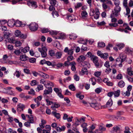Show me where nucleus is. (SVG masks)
I'll return each instance as SVG.
<instances>
[{"instance_id": "1", "label": "nucleus", "mask_w": 133, "mask_h": 133, "mask_svg": "<svg viewBox=\"0 0 133 133\" xmlns=\"http://www.w3.org/2000/svg\"><path fill=\"white\" fill-rule=\"evenodd\" d=\"M38 50L41 53L42 57H46L47 55L46 52L47 51V49L44 46L42 47V49L38 48Z\"/></svg>"}, {"instance_id": "2", "label": "nucleus", "mask_w": 133, "mask_h": 133, "mask_svg": "<svg viewBox=\"0 0 133 133\" xmlns=\"http://www.w3.org/2000/svg\"><path fill=\"white\" fill-rule=\"evenodd\" d=\"M38 25L35 23H31L29 25V28L32 31H35L37 30L38 28Z\"/></svg>"}, {"instance_id": "3", "label": "nucleus", "mask_w": 133, "mask_h": 133, "mask_svg": "<svg viewBox=\"0 0 133 133\" xmlns=\"http://www.w3.org/2000/svg\"><path fill=\"white\" fill-rule=\"evenodd\" d=\"M121 8L119 6H115L114 9V10L112 11V14H114L116 17H117L119 13L121 10Z\"/></svg>"}, {"instance_id": "4", "label": "nucleus", "mask_w": 133, "mask_h": 133, "mask_svg": "<svg viewBox=\"0 0 133 133\" xmlns=\"http://www.w3.org/2000/svg\"><path fill=\"white\" fill-rule=\"evenodd\" d=\"M11 23H12V22L11 21H9L8 22V25L10 27H13L14 25H16V27H19L21 26L22 25L21 22L18 21H16L12 25L10 24Z\"/></svg>"}, {"instance_id": "5", "label": "nucleus", "mask_w": 133, "mask_h": 133, "mask_svg": "<svg viewBox=\"0 0 133 133\" xmlns=\"http://www.w3.org/2000/svg\"><path fill=\"white\" fill-rule=\"evenodd\" d=\"M54 91L57 94V95L61 98H63L64 97L62 94V90L61 89L55 88L54 89Z\"/></svg>"}, {"instance_id": "6", "label": "nucleus", "mask_w": 133, "mask_h": 133, "mask_svg": "<svg viewBox=\"0 0 133 133\" xmlns=\"http://www.w3.org/2000/svg\"><path fill=\"white\" fill-rule=\"evenodd\" d=\"M89 105H90L91 107L95 108L97 110L99 109V107L100 106V105L97 102L95 103H88Z\"/></svg>"}, {"instance_id": "7", "label": "nucleus", "mask_w": 133, "mask_h": 133, "mask_svg": "<svg viewBox=\"0 0 133 133\" xmlns=\"http://www.w3.org/2000/svg\"><path fill=\"white\" fill-rule=\"evenodd\" d=\"M91 59L93 61V62L94 63L95 65L97 68L98 67L99 64L98 62V57H97L93 56L91 58Z\"/></svg>"}, {"instance_id": "8", "label": "nucleus", "mask_w": 133, "mask_h": 133, "mask_svg": "<svg viewBox=\"0 0 133 133\" xmlns=\"http://www.w3.org/2000/svg\"><path fill=\"white\" fill-rule=\"evenodd\" d=\"M15 34L16 37H18L21 38H25L26 37V36H24L23 34L21 35L20 31L18 30H16L15 31Z\"/></svg>"}, {"instance_id": "9", "label": "nucleus", "mask_w": 133, "mask_h": 133, "mask_svg": "<svg viewBox=\"0 0 133 133\" xmlns=\"http://www.w3.org/2000/svg\"><path fill=\"white\" fill-rule=\"evenodd\" d=\"M25 108V106L24 104H19L17 105V110L18 111L21 112L23 111Z\"/></svg>"}, {"instance_id": "10", "label": "nucleus", "mask_w": 133, "mask_h": 133, "mask_svg": "<svg viewBox=\"0 0 133 133\" xmlns=\"http://www.w3.org/2000/svg\"><path fill=\"white\" fill-rule=\"evenodd\" d=\"M121 126L119 125V126H116L115 127H114L112 128V131H111L113 133H116L118 132H119L120 130V127Z\"/></svg>"}, {"instance_id": "11", "label": "nucleus", "mask_w": 133, "mask_h": 133, "mask_svg": "<svg viewBox=\"0 0 133 133\" xmlns=\"http://www.w3.org/2000/svg\"><path fill=\"white\" fill-rule=\"evenodd\" d=\"M39 75L40 77H42L44 79H48L49 78V76L48 75L41 71H39Z\"/></svg>"}, {"instance_id": "12", "label": "nucleus", "mask_w": 133, "mask_h": 133, "mask_svg": "<svg viewBox=\"0 0 133 133\" xmlns=\"http://www.w3.org/2000/svg\"><path fill=\"white\" fill-rule=\"evenodd\" d=\"M95 13L94 14V18L97 19H98L99 17L100 13L98 9L97 8H96L95 9Z\"/></svg>"}, {"instance_id": "13", "label": "nucleus", "mask_w": 133, "mask_h": 133, "mask_svg": "<svg viewBox=\"0 0 133 133\" xmlns=\"http://www.w3.org/2000/svg\"><path fill=\"white\" fill-rule=\"evenodd\" d=\"M85 59L86 57L85 56L83 55H81L77 59V61L78 62L80 63L83 62Z\"/></svg>"}, {"instance_id": "14", "label": "nucleus", "mask_w": 133, "mask_h": 133, "mask_svg": "<svg viewBox=\"0 0 133 133\" xmlns=\"http://www.w3.org/2000/svg\"><path fill=\"white\" fill-rule=\"evenodd\" d=\"M3 37L4 39H8L10 35L9 31H4Z\"/></svg>"}, {"instance_id": "15", "label": "nucleus", "mask_w": 133, "mask_h": 133, "mask_svg": "<svg viewBox=\"0 0 133 133\" xmlns=\"http://www.w3.org/2000/svg\"><path fill=\"white\" fill-rule=\"evenodd\" d=\"M42 97V96H38L36 98L34 99V101L37 103V106L38 107L40 104L39 102L41 100Z\"/></svg>"}, {"instance_id": "16", "label": "nucleus", "mask_w": 133, "mask_h": 133, "mask_svg": "<svg viewBox=\"0 0 133 133\" xmlns=\"http://www.w3.org/2000/svg\"><path fill=\"white\" fill-rule=\"evenodd\" d=\"M52 91V89L51 87L49 88L48 90H45L44 91L43 95H47L51 93Z\"/></svg>"}, {"instance_id": "17", "label": "nucleus", "mask_w": 133, "mask_h": 133, "mask_svg": "<svg viewBox=\"0 0 133 133\" xmlns=\"http://www.w3.org/2000/svg\"><path fill=\"white\" fill-rule=\"evenodd\" d=\"M112 100L111 99H110L108 101L105 106L106 107H110L112 106Z\"/></svg>"}, {"instance_id": "18", "label": "nucleus", "mask_w": 133, "mask_h": 133, "mask_svg": "<svg viewBox=\"0 0 133 133\" xmlns=\"http://www.w3.org/2000/svg\"><path fill=\"white\" fill-rule=\"evenodd\" d=\"M46 121L43 119H42L41 121V123H39L40 127L42 128H43L45 127V125L46 124Z\"/></svg>"}, {"instance_id": "19", "label": "nucleus", "mask_w": 133, "mask_h": 133, "mask_svg": "<svg viewBox=\"0 0 133 133\" xmlns=\"http://www.w3.org/2000/svg\"><path fill=\"white\" fill-rule=\"evenodd\" d=\"M19 96L21 98H23L24 100H26L30 98V96H25L24 94L23 93L21 94Z\"/></svg>"}, {"instance_id": "20", "label": "nucleus", "mask_w": 133, "mask_h": 133, "mask_svg": "<svg viewBox=\"0 0 133 133\" xmlns=\"http://www.w3.org/2000/svg\"><path fill=\"white\" fill-rule=\"evenodd\" d=\"M70 64L71 66V69L72 71H75L76 68L75 66L76 65V63L74 62H72L70 63Z\"/></svg>"}, {"instance_id": "21", "label": "nucleus", "mask_w": 133, "mask_h": 133, "mask_svg": "<svg viewBox=\"0 0 133 133\" xmlns=\"http://www.w3.org/2000/svg\"><path fill=\"white\" fill-rule=\"evenodd\" d=\"M20 59L22 61H25L28 59V57L25 55H22L20 56Z\"/></svg>"}, {"instance_id": "22", "label": "nucleus", "mask_w": 133, "mask_h": 133, "mask_svg": "<svg viewBox=\"0 0 133 133\" xmlns=\"http://www.w3.org/2000/svg\"><path fill=\"white\" fill-rule=\"evenodd\" d=\"M65 127L64 126H62L61 128L59 127H57L56 129L58 132H60L61 131H64L65 129Z\"/></svg>"}, {"instance_id": "23", "label": "nucleus", "mask_w": 133, "mask_h": 133, "mask_svg": "<svg viewBox=\"0 0 133 133\" xmlns=\"http://www.w3.org/2000/svg\"><path fill=\"white\" fill-rule=\"evenodd\" d=\"M29 3L31 5V6L34 8L35 9L37 8V5L36 2L34 1H30Z\"/></svg>"}, {"instance_id": "24", "label": "nucleus", "mask_w": 133, "mask_h": 133, "mask_svg": "<svg viewBox=\"0 0 133 133\" xmlns=\"http://www.w3.org/2000/svg\"><path fill=\"white\" fill-rule=\"evenodd\" d=\"M118 86L120 88L123 87L125 85V82L122 80L119 81L118 83Z\"/></svg>"}, {"instance_id": "25", "label": "nucleus", "mask_w": 133, "mask_h": 133, "mask_svg": "<svg viewBox=\"0 0 133 133\" xmlns=\"http://www.w3.org/2000/svg\"><path fill=\"white\" fill-rule=\"evenodd\" d=\"M67 17L69 20L72 22H74L75 18V16L73 15L67 16Z\"/></svg>"}, {"instance_id": "26", "label": "nucleus", "mask_w": 133, "mask_h": 133, "mask_svg": "<svg viewBox=\"0 0 133 133\" xmlns=\"http://www.w3.org/2000/svg\"><path fill=\"white\" fill-rule=\"evenodd\" d=\"M113 94L115 97H118L119 96L120 91L119 90H118L116 91H115L113 92Z\"/></svg>"}, {"instance_id": "27", "label": "nucleus", "mask_w": 133, "mask_h": 133, "mask_svg": "<svg viewBox=\"0 0 133 133\" xmlns=\"http://www.w3.org/2000/svg\"><path fill=\"white\" fill-rule=\"evenodd\" d=\"M28 116L29 118V121L31 123H34V119L33 117L31 115H26Z\"/></svg>"}, {"instance_id": "28", "label": "nucleus", "mask_w": 133, "mask_h": 133, "mask_svg": "<svg viewBox=\"0 0 133 133\" xmlns=\"http://www.w3.org/2000/svg\"><path fill=\"white\" fill-rule=\"evenodd\" d=\"M127 72L128 74L130 76L133 75V72L131 70V68L129 67L127 69Z\"/></svg>"}, {"instance_id": "29", "label": "nucleus", "mask_w": 133, "mask_h": 133, "mask_svg": "<svg viewBox=\"0 0 133 133\" xmlns=\"http://www.w3.org/2000/svg\"><path fill=\"white\" fill-rule=\"evenodd\" d=\"M60 106V105L59 104L57 103H54V105L52 106L51 107V108L53 110H54L55 108H58Z\"/></svg>"}, {"instance_id": "30", "label": "nucleus", "mask_w": 133, "mask_h": 133, "mask_svg": "<svg viewBox=\"0 0 133 133\" xmlns=\"http://www.w3.org/2000/svg\"><path fill=\"white\" fill-rule=\"evenodd\" d=\"M89 82H91L93 85H95L96 84V80L95 78L94 77L90 78L89 80Z\"/></svg>"}, {"instance_id": "31", "label": "nucleus", "mask_w": 133, "mask_h": 133, "mask_svg": "<svg viewBox=\"0 0 133 133\" xmlns=\"http://www.w3.org/2000/svg\"><path fill=\"white\" fill-rule=\"evenodd\" d=\"M105 46V43L103 42H99L98 44V47L99 48H102Z\"/></svg>"}, {"instance_id": "32", "label": "nucleus", "mask_w": 133, "mask_h": 133, "mask_svg": "<svg viewBox=\"0 0 133 133\" xmlns=\"http://www.w3.org/2000/svg\"><path fill=\"white\" fill-rule=\"evenodd\" d=\"M52 113L58 119L60 118V115L59 113H56L54 111L52 112Z\"/></svg>"}, {"instance_id": "33", "label": "nucleus", "mask_w": 133, "mask_h": 133, "mask_svg": "<svg viewBox=\"0 0 133 133\" xmlns=\"http://www.w3.org/2000/svg\"><path fill=\"white\" fill-rule=\"evenodd\" d=\"M122 94L124 96H129L130 95V92L129 91H127L125 92H122Z\"/></svg>"}, {"instance_id": "34", "label": "nucleus", "mask_w": 133, "mask_h": 133, "mask_svg": "<svg viewBox=\"0 0 133 133\" xmlns=\"http://www.w3.org/2000/svg\"><path fill=\"white\" fill-rule=\"evenodd\" d=\"M29 48L28 46H26L23 49L21 50V51L24 53H26L29 51Z\"/></svg>"}, {"instance_id": "35", "label": "nucleus", "mask_w": 133, "mask_h": 133, "mask_svg": "<svg viewBox=\"0 0 133 133\" xmlns=\"http://www.w3.org/2000/svg\"><path fill=\"white\" fill-rule=\"evenodd\" d=\"M116 46L118 47L119 49H121L124 47V45L123 43H121L117 44Z\"/></svg>"}, {"instance_id": "36", "label": "nucleus", "mask_w": 133, "mask_h": 133, "mask_svg": "<svg viewBox=\"0 0 133 133\" xmlns=\"http://www.w3.org/2000/svg\"><path fill=\"white\" fill-rule=\"evenodd\" d=\"M101 73L102 72L101 71H96L95 72L94 75L95 76L98 77L101 75Z\"/></svg>"}, {"instance_id": "37", "label": "nucleus", "mask_w": 133, "mask_h": 133, "mask_svg": "<svg viewBox=\"0 0 133 133\" xmlns=\"http://www.w3.org/2000/svg\"><path fill=\"white\" fill-rule=\"evenodd\" d=\"M82 64H83V66H87L88 68H89L90 66V64L88 62L83 61L82 62Z\"/></svg>"}, {"instance_id": "38", "label": "nucleus", "mask_w": 133, "mask_h": 133, "mask_svg": "<svg viewBox=\"0 0 133 133\" xmlns=\"http://www.w3.org/2000/svg\"><path fill=\"white\" fill-rule=\"evenodd\" d=\"M52 14L53 16L54 17H57L59 16V14L58 12L56 11H53Z\"/></svg>"}, {"instance_id": "39", "label": "nucleus", "mask_w": 133, "mask_h": 133, "mask_svg": "<svg viewBox=\"0 0 133 133\" xmlns=\"http://www.w3.org/2000/svg\"><path fill=\"white\" fill-rule=\"evenodd\" d=\"M62 55L61 53L60 52H58L56 53L55 55L56 57L57 58H60Z\"/></svg>"}, {"instance_id": "40", "label": "nucleus", "mask_w": 133, "mask_h": 133, "mask_svg": "<svg viewBox=\"0 0 133 133\" xmlns=\"http://www.w3.org/2000/svg\"><path fill=\"white\" fill-rule=\"evenodd\" d=\"M77 37L75 34H72L70 35L69 38L71 39H76Z\"/></svg>"}, {"instance_id": "41", "label": "nucleus", "mask_w": 133, "mask_h": 133, "mask_svg": "<svg viewBox=\"0 0 133 133\" xmlns=\"http://www.w3.org/2000/svg\"><path fill=\"white\" fill-rule=\"evenodd\" d=\"M114 15H115L114 14H111L110 15V17L112 18L111 19V22H116L117 21V19L114 17Z\"/></svg>"}, {"instance_id": "42", "label": "nucleus", "mask_w": 133, "mask_h": 133, "mask_svg": "<svg viewBox=\"0 0 133 133\" xmlns=\"http://www.w3.org/2000/svg\"><path fill=\"white\" fill-rule=\"evenodd\" d=\"M82 73L84 74H87L88 71L87 69L85 68H83L82 70Z\"/></svg>"}, {"instance_id": "43", "label": "nucleus", "mask_w": 133, "mask_h": 133, "mask_svg": "<svg viewBox=\"0 0 133 133\" xmlns=\"http://www.w3.org/2000/svg\"><path fill=\"white\" fill-rule=\"evenodd\" d=\"M41 32L43 33H45L49 32L48 29L47 28H43L41 30Z\"/></svg>"}, {"instance_id": "44", "label": "nucleus", "mask_w": 133, "mask_h": 133, "mask_svg": "<svg viewBox=\"0 0 133 133\" xmlns=\"http://www.w3.org/2000/svg\"><path fill=\"white\" fill-rule=\"evenodd\" d=\"M14 75H15L17 78H19L21 75V73L19 71L16 70L15 72Z\"/></svg>"}, {"instance_id": "45", "label": "nucleus", "mask_w": 133, "mask_h": 133, "mask_svg": "<svg viewBox=\"0 0 133 133\" xmlns=\"http://www.w3.org/2000/svg\"><path fill=\"white\" fill-rule=\"evenodd\" d=\"M69 88L72 91H74L75 90V88L74 85L72 84L69 86Z\"/></svg>"}, {"instance_id": "46", "label": "nucleus", "mask_w": 133, "mask_h": 133, "mask_svg": "<svg viewBox=\"0 0 133 133\" xmlns=\"http://www.w3.org/2000/svg\"><path fill=\"white\" fill-rule=\"evenodd\" d=\"M95 13V11L94 9H91L90 10V16H93L94 15Z\"/></svg>"}, {"instance_id": "47", "label": "nucleus", "mask_w": 133, "mask_h": 133, "mask_svg": "<svg viewBox=\"0 0 133 133\" xmlns=\"http://www.w3.org/2000/svg\"><path fill=\"white\" fill-rule=\"evenodd\" d=\"M65 36L63 35H61L59 36H57L56 38V39H62L65 38Z\"/></svg>"}, {"instance_id": "48", "label": "nucleus", "mask_w": 133, "mask_h": 133, "mask_svg": "<svg viewBox=\"0 0 133 133\" xmlns=\"http://www.w3.org/2000/svg\"><path fill=\"white\" fill-rule=\"evenodd\" d=\"M108 54L107 53H105L103 54L101 57L104 59H106L108 57Z\"/></svg>"}, {"instance_id": "49", "label": "nucleus", "mask_w": 133, "mask_h": 133, "mask_svg": "<svg viewBox=\"0 0 133 133\" xmlns=\"http://www.w3.org/2000/svg\"><path fill=\"white\" fill-rule=\"evenodd\" d=\"M87 15L88 14L86 11H83L81 13V15L82 17H86Z\"/></svg>"}, {"instance_id": "50", "label": "nucleus", "mask_w": 133, "mask_h": 133, "mask_svg": "<svg viewBox=\"0 0 133 133\" xmlns=\"http://www.w3.org/2000/svg\"><path fill=\"white\" fill-rule=\"evenodd\" d=\"M50 4L52 5H55L57 2L56 0H49Z\"/></svg>"}, {"instance_id": "51", "label": "nucleus", "mask_w": 133, "mask_h": 133, "mask_svg": "<svg viewBox=\"0 0 133 133\" xmlns=\"http://www.w3.org/2000/svg\"><path fill=\"white\" fill-rule=\"evenodd\" d=\"M49 54L51 56L55 55V53L54 51L53 50H50L49 51Z\"/></svg>"}, {"instance_id": "52", "label": "nucleus", "mask_w": 133, "mask_h": 133, "mask_svg": "<svg viewBox=\"0 0 133 133\" xmlns=\"http://www.w3.org/2000/svg\"><path fill=\"white\" fill-rule=\"evenodd\" d=\"M40 82L41 83L43 84L45 86L46 85V82L44 79H41L40 80Z\"/></svg>"}, {"instance_id": "53", "label": "nucleus", "mask_w": 133, "mask_h": 133, "mask_svg": "<svg viewBox=\"0 0 133 133\" xmlns=\"http://www.w3.org/2000/svg\"><path fill=\"white\" fill-rule=\"evenodd\" d=\"M37 89H38V91L39 92V91L43 89V87L42 85H39L38 86Z\"/></svg>"}, {"instance_id": "54", "label": "nucleus", "mask_w": 133, "mask_h": 133, "mask_svg": "<svg viewBox=\"0 0 133 133\" xmlns=\"http://www.w3.org/2000/svg\"><path fill=\"white\" fill-rule=\"evenodd\" d=\"M50 34L52 35H56L58 33L57 31H49Z\"/></svg>"}, {"instance_id": "55", "label": "nucleus", "mask_w": 133, "mask_h": 133, "mask_svg": "<svg viewBox=\"0 0 133 133\" xmlns=\"http://www.w3.org/2000/svg\"><path fill=\"white\" fill-rule=\"evenodd\" d=\"M30 123H30V122H25L24 123V125L26 127H30Z\"/></svg>"}, {"instance_id": "56", "label": "nucleus", "mask_w": 133, "mask_h": 133, "mask_svg": "<svg viewBox=\"0 0 133 133\" xmlns=\"http://www.w3.org/2000/svg\"><path fill=\"white\" fill-rule=\"evenodd\" d=\"M15 45L17 47L21 46L22 44L21 42L19 41H16L15 42Z\"/></svg>"}, {"instance_id": "57", "label": "nucleus", "mask_w": 133, "mask_h": 133, "mask_svg": "<svg viewBox=\"0 0 133 133\" xmlns=\"http://www.w3.org/2000/svg\"><path fill=\"white\" fill-rule=\"evenodd\" d=\"M87 42V40H85L83 39H82L79 41V42L80 43H82L83 44H85Z\"/></svg>"}, {"instance_id": "58", "label": "nucleus", "mask_w": 133, "mask_h": 133, "mask_svg": "<svg viewBox=\"0 0 133 133\" xmlns=\"http://www.w3.org/2000/svg\"><path fill=\"white\" fill-rule=\"evenodd\" d=\"M46 85H47L49 86H54V85L53 83L51 82H50L49 81L46 82Z\"/></svg>"}, {"instance_id": "59", "label": "nucleus", "mask_w": 133, "mask_h": 133, "mask_svg": "<svg viewBox=\"0 0 133 133\" xmlns=\"http://www.w3.org/2000/svg\"><path fill=\"white\" fill-rule=\"evenodd\" d=\"M126 25L127 27L125 28V29H126L130 31H131V29L130 28L129 26H128V24L126 23H124L123 26H125Z\"/></svg>"}, {"instance_id": "60", "label": "nucleus", "mask_w": 133, "mask_h": 133, "mask_svg": "<svg viewBox=\"0 0 133 133\" xmlns=\"http://www.w3.org/2000/svg\"><path fill=\"white\" fill-rule=\"evenodd\" d=\"M115 5L117 6H119L120 4V1L118 0H114Z\"/></svg>"}, {"instance_id": "61", "label": "nucleus", "mask_w": 133, "mask_h": 133, "mask_svg": "<svg viewBox=\"0 0 133 133\" xmlns=\"http://www.w3.org/2000/svg\"><path fill=\"white\" fill-rule=\"evenodd\" d=\"M73 56H68L67 58V62H69L70 61H72L73 59Z\"/></svg>"}, {"instance_id": "62", "label": "nucleus", "mask_w": 133, "mask_h": 133, "mask_svg": "<svg viewBox=\"0 0 133 133\" xmlns=\"http://www.w3.org/2000/svg\"><path fill=\"white\" fill-rule=\"evenodd\" d=\"M130 129L129 127H125V130L124 131V133H131L129 131Z\"/></svg>"}, {"instance_id": "63", "label": "nucleus", "mask_w": 133, "mask_h": 133, "mask_svg": "<svg viewBox=\"0 0 133 133\" xmlns=\"http://www.w3.org/2000/svg\"><path fill=\"white\" fill-rule=\"evenodd\" d=\"M28 94L34 95H35V91L33 89H31L30 91H28Z\"/></svg>"}, {"instance_id": "64", "label": "nucleus", "mask_w": 133, "mask_h": 133, "mask_svg": "<svg viewBox=\"0 0 133 133\" xmlns=\"http://www.w3.org/2000/svg\"><path fill=\"white\" fill-rule=\"evenodd\" d=\"M21 52L20 51V50H15L14 52V53L17 55H19Z\"/></svg>"}]
</instances>
